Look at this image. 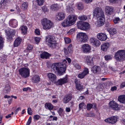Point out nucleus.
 I'll use <instances>...</instances> for the list:
<instances>
[{"instance_id": "1", "label": "nucleus", "mask_w": 125, "mask_h": 125, "mask_svg": "<svg viewBox=\"0 0 125 125\" xmlns=\"http://www.w3.org/2000/svg\"><path fill=\"white\" fill-rule=\"evenodd\" d=\"M94 15L99 19L97 21V25L100 27L104 24L105 22L104 15V12L102 9L100 8H95L93 12Z\"/></svg>"}, {"instance_id": "2", "label": "nucleus", "mask_w": 125, "mask_h": 125, "mask_svg": "<svg viewBox=\"0 0 125 125\" xmlns=\"http://www.w3.org/2000/svg\"><path fill=\"white\" fill-rule=\"evenodd\" d=\"M66 61L64 60L63 62L54 63L53 64L52 68L54 70L57 71L59 75H62L65 72L66 67L65 63H66Z\"/></svg>"}, {"instance_id": "3", "label": "nucleus", "mask_w": 125, "mask_h": 125, "mask_svg": "<svg viewBox=\"0 0 125 125\" xmlns=\"http://www.w3.org/2000/svg\"><path fill=\"white\" fill-rule=\"evenodd\" d=\"M114 58L117 62H123L125 61V50H119L115 53Z\"/></svg>"}, {"instance_id": "4", "label": "nucleus", "mask_w": 125, "mask_h": 125, "mask_svg": "<svg viewBox=\"0 0 125 125\" xmlns=\"http://www.w3.org/2000/svg\"><path fill=\"white\" fill-rule=\"evenodd\" d=\"M55 37L52 36H48L46 39V43L49 46L52 48L56 47V41L54 40Z\"/></svg>"}, {"instance_id": "5", "label": "nucleus", "mask_w": 125, "mask_h": 125, "mask_svg": "<svg viewBox=\"0 0 125 125\" xmlns=\"http://www.w3.org/2000/svg\"><path fill=\"white\" fill-rule=\"evenodd\" d=\"M42 24L44 30H48L50 29L53 25L51 21L46 18H44L42 20Z\"/></svg>"}, {"instance_id": "6", "label": "nucleus", "mask_w": 125, "mask_h": 125, "mask_svg": "<svg viewBox=\"0 0 125 125\" xmlns=\"http://www.w3.org/2000/svg\"><path fill=\"white\" fill-rule=\"evenodd\" d=\"M30 71L28 68H22L19 70V74L24 78H27L29 76Z\"/></svg>"}, {"instance_id": "7", "label": "nucleus", "mask_w": 125, "mask_h": 125, "mask_svg": "<svg viewBox=\"0 0 125 125\" xmlns=\"http://www.w3.org/2000/svg\"><path fill=\"white\" fill-rule=\"evenodd\" d=\"M88 39V36L85 33H79L77 35V40L81 42H86L87 41Z\"/></svg>"}, {"instance_id": "8", "label": "nucleus", "mask_w": 125, "mask_h": 125, "mask_svg": "<svg viewBox=\"0 0 125 125\" xmlns=\"http://www.w3.org/2000/svg\"><path fill=\"white\" fill-rule=\"evenodd\" d=\"M77 25L79 29L83 30H86L90 27L89 24L85 22L80 21L77 23Z\"/></svg>"}, {"instance_id": "9", "label": "nucleus", "mask_w": 125, "mask_h": 125, "mask_svg": "<svg viewBox=\"0 0 125 125\" xmlns=\"http://www.w3.org/2000/svg\"><path fill=\"white\" fill-rule=\"evenodd\" d=\"M95 59L90 56H86L85 58V62L87 65L90 66H92L94 64V61Z\"/></svg>"}, {"instance_id": "10", "label": "nucleus", "mask_w": 125, "mask_h": 125, "mask_svg": "<svg viewBox=\"0 0 125 125\" xmlns=\"http://www.w3.org/2000/svg\"><path fill=\"white\" fill-rule=\"evenodd\" d=\"M109 104L110 107L112 109L116 110H119L120 108L118 107V104L114 101H112L109 102Z\"/></svg>"}, {"instance_id": "11", "label": "nucleus", "mask_w": 125, "mask_h": 125, "mask_svg": "<svg viewBox=\"0 0 125 125\" xmlns=\"http://www.w3.org/2000/svg\"><path fill=\"white\" fill-rule=\"evenodd\" d=\"M65 16V14L63 12H59L56 15V19L57 20L61 21L64 19Z\"/></svg>"}, {"instance_id": "12", "label": "nucleus", "mask_w": 125, "mask_h": 125, "mask_svg": "<svg viewBox=\"0 0 125 125\" xmlns=\"http://www.w3.org/2000/svg\"><path fill=\"white\" fill-rule=\"evenodd\" d=\"M67 19L72 25L75 23L77 17L75 15H71L68 16Z\"/></svg>"}, {"instance_id": "13", "label": "nucleus", "mask_w": 125, "mask_h": 125, "mask_svg": "<svg viewBox=\"0 0 125 125\" xmlns=\"http://www.w3.org/2000/svg\"><path fill=\"white\" fill-rule=\"evenodd\" d=\"M117 117L114 116L105 119V121L109 123L114 124L117 121Z\"/></svg>"}, {"instance_id": "14", "label": "nucleus", "mask_w": 125, "mask_h": 125, "mask_svg": "<svg viewBox=\"0 0 125 125\" xmlns=\"http://www.w3.org/2000/svg\"><path fill=\"white\" fill-rule=\"evenodd\" d=\"M68 79L67 75H66L64 78L59 79L57 82V83L58 85H62L63 84L67 83Z\"/></svg>"}, {"instance_id": "15", "label": "nucleus", "mask_w": 125, "mask_h": 125, "mask_svg": "<svg viewBox=\"0 0 125 125\" xmlns=\"http://www.w3.org/2000/svg\"><path fill=\"white\" fill-rule=\"evenodd\" d=\"M82 48L83 52L85 53L89 52L91 50L89 45L87 44H83Z\"/></svg>"}, {"instance_id": "16", "label": "nucleus", "mask_w": 125, "mask_h": 125, "mask_svg": "<svg viewBox=\"0 0 125 125\" xmlns=\"http://www.w3.org/2000/svg\"><path fill=\"white\" fill-rule=\"evenodd\" d=\"M105 9V12L106 14H111L114 11V8L112 6H106Z\"/></svg>"}, {"instance_id": "17", "label": "nucleus", "mask_w": 125, "mask_h": 125, "mask_svg": "<svg viewBox=\"0 0 125 125\" xmlns=\"http://www.w3.org/2000/svg\"><path fill=\"white\" fill-rule=\"evenodd\" d=\"M97 37L99 40L101 41H105L107 38L106 35L102 33L98 34Z\"/></svg>"}, {"instance_id": "18", "label": "nucleus", "mask_w": 125, "mask_h": 125, "mask_svg": "<svg viewBox=\"0 0 125 125\" xmlns=\"http://www.w3.org/2000/svg\"><path fill=\"white\" fill-rule=\"evenodd\" d=\"M90 41L96 46H99L100 44V41L94 38H91L90 39Z\"/></svg>"}, {"instance_id": "19", "label": "nucleus", "mask_w": 125, "mask_h": 125, "mask_svg": "<svg viewBox=\"0 0 125 125\" xmlns=\"http://www.w3.org/2000/svg\"><path fill=\"white\" fill-rule=\"evenodd\" d=\"M90 41L96 46H99L100 44V41L94 38H91L90 39Z\"/></svg>"}, {"instance_id": "20", "label": "nucleus", "mask_w": 125, "mask_h": 125, "mask_svg": "<svg viewBox=\"0 0 125 125\" xmlns=\"http://www.w3.org/2000/svg\"><path fill=\"white\" fill-rule=\"evenodd\" d=\"M72 98V96L71 95L67 94L64 97L63 101L64 103H67L70 101Z\"/></svg>"}, {"instance_id": "21", "label": "nucleus", "mask_w": 125, "mask_h": 125, "mask_svg": "<svg viewBox=\"0 0 125 125\" xmlns=\"http://www.w3.org/2000/svg\"><path fill=\"white\" fill-rule=\"evenodd\" d=\"M62 25L64 27L69 26L72 25L67 18L66 20H64L62 23Z\"/></svg>"}, {"instance_id": "22", "label": "nucleus", "mask_w": 125, "mask_h": 125, "mask_svg": "<svg viewBox=\"0 0 125 125\" xmlns=\"http://www.w3.org/2000/svg\"><path fill=\"white\" fill-rule=\"evenodd\" d=\"M50 56V54L45 52H43L40 54L41 57L42 59L45 58L46 59H47Z\"/></svg>"}, {"instance_id": "23", "label": "nucleus", "mask_w": 125, "mask_h": 125, "mask_svg": "<svg viewBox=\"0 0 125 125\" xmlns=\"http://www.w3.org/2000/svg\"><path fill=\"white\" fill-rule=\"evenodd\" d=\"M47 76L50 80L52 81H53L56 79V76L54 74L50 73L47 74Z\"/></svg>"}, {"instance_id": "24", "label": "nucleus", "mask_w": 125, "mask_h": 125, "mask_svg": "<svg viewBox=\"0 0 125 125\" xmlns=\"http://www.w3.org/2000/svg\"><path fill=\"white\" fill-rule=\"evenodd\" d=\"M10 25L13 28L16 27L18 25L17 21L14 19L11 20L10 22Z\"/></svg>"}, {"instance_id": "25", "label": "nucleus", "mask_w": 125, "mask_h": 125, "mask_svg": "<svg viewBox=\"0 0 125 125\" xmlns=\"http://www.w3.org/2000/svg\"><path fill=\"white\" fill-rule=\"evenodd\" d=\"M100 70V67L95 65L92 68L91 71L94 73H96Z\"/></svg>"}, {"instance_id": "26", "label": "nucleus", "mask_w": 125, "mask_h": 125, "mask_svg": "<svg viewBox=\"0 0 125 125\" xmlns=\"http://www.w3.org/2000/svg\"><path fill=\"white\" fill-rule=\"evenodd\" d=\"M22 41V39L20 37L17 38L15 40L14 43V46L17 47L20 44Z\"/></svg>"}, {"instance_id": "27", "label": "nucleus", "mask_w": 125, "mask_h": 125, "mask_svg": "<svg viewBox=\"0 0 125 125\" xmlns=\"http://www.w3.org/2000/svg\"><path fill=\"white\" fill-rule=\"evenodd\" d=\"M10 87L9 84L6 85L5 87L3 90L4 93L6 94L9 93L10 91Z\"/></svg>"}, {"instance_id": "28", "label": "nucleus", "mask_w": 125, "mask_h": 125, "mask_svg": "<svg viewBox=\"0 0 125 125\" xmlns=\"http://www.w3.org/2000/svg\"><path fill=\"white\" fill-rule=\"evenodd\" d=\"M109 46V44L108 43H104L101 46V49L104 51H106Z\"/></svg>"}, {"instance_id": "29", "label": "nucleus", "mask_w": 125, "mask_h": 125, "mask_svg": "<svg viewBox=\"0 0 125 125\" xmlns=\"http://www.w3.org/2000/svg\"><path fill=\"white\" fill-rule=\"evenodd\" d=\"M40 78L38 75H36L33 77L32 82L33 83H37L40 81Z\"/></svg>"}, {"instance_id": "30", "label": "nucleus", "mask_w": 125, "mask_h": 125, "mask_svg": "<svg viewBox=\"0 0 125 125\" xmlns=\"http://www.w3.org/2000/svg\"><path fill=\"white\" fill-rule=\"evenodd\" d=\"M118 100L120 103L125 104V95H120L118 97Z\"/></svg>"}, {"instance_id": "31", "label": "nucleus", "mask_w": 125, "mask_h": 125, "mask_svg": "<svg viewBox=\"0 0 125 125\" xmlns=\"http://www.w3.org/2000/svg\"><path fill=\"white\" fill-rule=\"evenodd\" d=\"M51 9L53 11H56L59 9V6L57 4L52 5L50 7Z\"/></svg>"}, {"instance_id": "32", "label": "nucleus", "mask_w": 125, "mask_h": 125, "mask_svg": "<svg viewBox=\"0 0 125 125\" xmlns=\"http://www.w3.org/2000/svg\"><path fill=\"white\" fill-rule=\"evenodd\" d=\"M109 32L111 34L114 35L116 33L117 30L114 28H112L110 29Z\"/></svg>"}, {"instance_id": "33", "label": "nucleus", "mask_w": 125, "mask_h": 125, "mask_svg": "<svg viewBox=\"0 0 125 125\" xmlns=\"http://www.w3.org/2000/svg\"><path fill=\"white\" fill-rule=\"evenodd\" d=\"M45 106L46 109H49L52 110L53 108V106L51 103H46L45 104Z\"/></svg>"}, {"instance_id": "34", "label": "nucleus", "mask_w": 125, "mask_h": 125, "mask_svg": "<svg viewBox=\"0 0 125 125\" xmlns=\"http://www.w3.org/2000/svg\"><path fill=\"white\" fill-rule=\"evenodd\" d=\"M28 3L27 2H24L21 5V9L24 10H25L27 9L28 7Z\"/></svg>"}, {"instance_id": "35", "label": "nucleus", "mask_w": 125, "mask_h": 125, "mask_svg": "<svg viewBox=\"0 0 125 125\" xmlns=\"http://www.w3.org/2000/svg\"><path fill=\"white\" fill-rule=\"evenodd\" d=\"M20 28L22 33L25 34L26 33L27 28L26 26H23L21 27Z\"/></svg>"}, {"instance_id": "36", "label": "nucleus", "mask_w": 125, "mask_h": 125, "mask_svg": "<svg viewBox=\"0 0 125 125\" xmlns=\"http://www.w3.org/2000/svg\"><path fill=\"white\" fill-rule=\"evenodd\" d=\"M4 40V39L0 36V50L2 49L3 47Z\"/></svg>"}, {"instance_id": "37", "label": "nucleus", "mask_w": 125, "mask_h": 125, "mask_svg": "<svg viewBox=\"0 0 125 125\" xmlns=\"http://www.w3.org/2000/svg\"><path fill=\"white\" fill-rule=\"evenodd\" d=\"M67 49L69 53H72L73 51V49L72 45V44H70L67 47Z\"/></svg>"}, {"instance_id": "38", "label": "nucleus", "mask_w": 125, "mask_h": 125, "mask_svg": "<svg viewBox=\"0 0 125 125\" xmlns=\"http://www.w3.org/2000/svg\"><path fill=\"white\" fill-rule=\"evenodd\" d=\"M76 87L77 89L79 90H81L83 88L82 85L78 83V82H76Z\"/></svg>"}, {"instance_id": "39", "label": "nucleus", "mask_w": 125, "mask_h": 125, "mask_svg": "<svg viewBox=\"0 0 125 125\" xmlns=\"http://www.w3.org/2000/svg\"><path fill=\"white\" fill-rule=\"evenodd\" d=\"M66 11L67 12L72 13L74 11V10L72 7L67 6L66 8Z\"/></svg>"}, {"instance_id": "40", "label": "nucleus", "mask_w": 125, "mask_h": 125, "mask_svg": "<svg viewBox=\"0 0 125 125\" xmlns=\"http://www.w3.org/2000/svg\"><path fill=\"white\" fill-rule=\"evenodd\" d=\"M77 8L80 10H82L83 7V4L81 3H79L77 5Z\"/></svg>"}, {"instance_id": "41", "label": "nucleus", "mask_w": 125, "mask_h": 125, "mask_svg": "<svg viewBox=\"0 0 125 125\" xmlns=\"http://www.w3.org/2000/svg\"><path fill=\"white\" fill-rule=\"evenodd\" d=\"M78 18L80 20L85 21L87 19V17L86 16L84 15H83L79 16Z\"/></svg>"}, {"instance_id": "42", "label": "nucleus", "mask_w": 125, "mask_h": 125, "mask_svg": "<svg viewBox=\"0 0 125 125\" xmlns=\"http://www.w3.org/2000/svg\"><path fill=\"white\" fill-rule=\"evenodd\" d=\"M89 70L88 68H84V70L82 73L85 75V76L87 75L89 73Z\"/></svg>"}, {"instance_id": "43", "label": "nucleus", "mask_w": 125, "mask_h": 125, "mask_svg": "<svg viewBox=\"0 0 125 125\" xmlns=\"http://www.w3.org/2000/svg\"><path fill=\"white\" fill-rule=\"evenodd\" d=\"M65 41L66 43L68 44L71 42V39L68 37H65L64 38Z\"/></svg>"}, {"instance_id": "44", "label": "nucleus", "mask_w": 125, "mask_h": 125, "mask_svg": "<svg viewBox=\"0 0 125 125\" xmlns=\"http://www.w3.org/2000/svg\"><path fill=\"white\" fill-rule=\"evenodd\" d=\"M93 105L91 104H88L87 105L86 109L87 110H90L93 107Z\"/></svg>"}, {"instance_id": "45", "label": "nucleus", "mask_w": 125, "mask_h": 125, "mask_svg": "<svg viewBox=\"0 0 125 125\" xmlns=\"http://www.w3.org/2000/svg\"><path fill=\"white\" fill-rule=\"evenodd\" d=\"M104 58L105 60L107 61L111 59L112 57V56L110 55H107L105 56Z\"/></svg>"}, {"instance_id": "46", "label": "nucleus", "mask_w": 125, "mask_h": 125, "mask_svg": "<svg viewBox=\"0 0 125 125\" xmlns=\"http://www.w3.org/2000/svg\"><path fill=\"white\" fill-rule=\"evenodd\" d=\"M86 105L84 103H82L79 104V110H81L82 109L83 106H85Z\"/></svg>"}, {"instance_id": "47", "label": "nucleus", "mask_w": 125, "mask_h": 125, "mask_svg": "<svg viewBox=\"0 0 125 125\" xmlns=\"http://www.w3.org/2000/svg\"><path fill=\"white\" fill-rule=\"evenodd\" d=\"M63 110L62 109L60 108L58 111V113L59 114V115L61 116H62L63 115Z\"/></svg>"}, {"instance_id": "48", "label": "nucleus", "mask_w": 125, "mask_h": 125, "mask_svg": "<svg viewBox=\"0 0 125 125\" xmlns=\"http://www.w3.org/2000/svg\"><path fill=\"white\" fill-rule=\"evenodd\" d=\"M38 5H42L44 2V0H36Z\"/></svg>"}, {"instance_id": "49", "label": "nucleus", "mask_w": 125, "mask_h": 125, "mask_svg": "<svg viewBox=\"0 0 125 125\" xmlns=\"http://www.w3.org/2000/svg\"><path fill=\"white\" fill-rule=\"evenodd\" d=\"M85 75L82 72V73H79L78 75V77L81 79L83 78L84 77Z\"/></svg>"}, {"instance_id": "50", "label": "nucleus", "mask_w": 125, "mask_h": 125, "mask_svg": "<svg viewBox=\"0 0 125 125\" xmlns=\"http://www.w3.org/2000/svg\"><path fill=\"white\" fill-rule=\"evenodd\" d=\"M63 50L64 53L65 55H68L70 53L69 52H68V51L67 48V49L64 48H63Z\"/></svg>"}, {"instance_id": "51", "label": "nucleus", "mask_w": 125, "mask_h": 125, "mask_svg": "<svg viewBox=\"0 0 125 125\" xmlns=\"http://www.w3.org/2000/svg\"><path fill=\"white\" fill-rule=\"evenodd\" d=\"M7 0H3L1 1L0 3V8H3V7L2 6L4 4V3L6 2Z\"/></svg>"}, {"instance_id": "52", "label": "nucleus", "mask_w": 125, "mask_h": 125, "mask_svg": "<svg viewBox=\"0 0 125 125\" xmlns=\"http://www.w3.org/2000/svg\"><path fill=\"white\" fill-rule=\"evenodd\" d=\"M120 20V19L118 17L116 18L114 20V22L116 24Z\"/></svg>"}, {"instance_id": "53", "label": "nucleus", "mask_w": 125, "mask_h": 125, "mask_svg": "<svg viewBox=\"0 0 125 125\" xmlns=\"http://www.w3.org/2000/svg\"><path fill=\"white\" fill-rule=\"evenodd\" d=\"M40 117V116L38 115H35L33 116V118L34 119V120H36L39 119Z\"/></svg>"}, {"instance_id": "54", "label": "nucleus", "mask_w": 125, "mask_h": 125, "mask_svg": "<svg viewBox=\"0 0 125 125\" xmlns=\"http://www.w3.org/2000/svg\"><path fill=\"white\" fill-rule=\"evenodd\" d=\"M40 40V37H36L34 38L35 41L37 43H38L39 42Z\"/></svg>"}, {"instance_id": "55", "label": "nucleus", "mask_w": 125, "mask_h": 125, "mask_svg": "<svg viewBox=\"0 0 125 125\" xmlns=\"http://www.w3.org/2000/svg\"><path fill=\"white\" fill-rule=\"evenodd\" d=\"M33 48V46L32 45L29 44L28 45V47L27 48V49L28 50H30L32 49Z\"/></svg>"}, {"instance_id": "56", "label": "nucleus", "mask_w": 125, "mask_h": 125, "mask_svg": "<svg viewBox=\"0 0 125 125\" xmlns=\"http://www.w3.org/2000/svg\"><path fill=\"white\" fill-rule=\"evenodd\" d=\"M27 112L28 114L30 115H31L32 114V111L31 109L30 108H28L27 109Z\"/></svg>"}, {"instance_id": "57", "label": "nucleus", "mask_w": 125, "mask_h": 125, "mask_svg": "<svg viewBox=\"0 0 125 125\" xmlns=\"http://www.w3.org/2000/svg\"><path fill=\"white\" fill-rule=\"evenodd\" d=\"M31 117L30 116L29 117L28 121L27 122L26 125H30L31 123Z\"/></svg>"}, {"instance_id": "58", "label": "nucleus", "mask_w": 125, "mask_h": 125, "mask_svg": "<svg viewBox=\"0 0 125 125\" xmlns=\"http://www.w3.org/2000/svg\"><path fill=\"white\" fill-rule=\"evenodd\" d=\"M35 33L38 35H39L40 34V31L38 29H36L35 31Z\"/></svg>"}, {"instance_id": "59", "label": "nucleus", "mask_w": 125, "mask_h": 125, "mask_svg": "<svg viewBox=\"0 0 125 125\" xmlns=\"http://www.w3.org/2000/svg\"><path fill=\"white\" fill-rule=\"evenodd\" d=\"M31 90V89L29 87H27V88H24L23 89V90L24 91H26L28 90H29L30 91Z\"/></svg>"}, {"instance_id": "60", "label": "nucleus", "mask_w": 125, "mask_h": 125, "mask_svg": "<svg viewBox=\"0 0 125 125\" xmlns=\"http://www.w3.org/2000/svg\"><path fill=\"white\" fill-rule=\"evenodd\" d=\"M21 107H19L15 111L14 113L15 115H16L18 113V112L19 110H21Z\"/></svg>"}, {"instance_id": "61", "label": "nucleus", "mask_w": 125, "mask_h": 125, "mask_svg": "<svg viewBox=\"0 0 125 125\" xmlns=\"http://www.w3.org/2000/svg\"><path fill=\"white\" fill-rule=\"evenodd\" d=\"M117 89V87L116 86H115L112 87L111 90L112 91H114L115 90H116Z\"/></svg>"}, {"instance_id": "62", "label": "nucleus", "mask_w": 125, "mask_h": 125, "mask_svg": "<svg viewBox=\"0 0 125 125\" xmlns=\"http://www.w3.org/2000/svg\"><path fill=\"white\" fill-rule=\"evenodd\" d=\"M125 87V82H123L120 85L121 88H123Z\"/></svg>"}, {"instance_id": "63", "label": "nucleus", "mask_w": 125, "mask_h": 125, "mask_svg": "<svg viewBox=\"0 0 125 125\" xmlns=\"http://www.w3.org/2000/svg\"><path fill=\"white\" fill-rule=\"evenodd\" d=\"M74 66L76 68L78 69H80L81 68L80 66L77 63L75 64Z\"/></svg>"}, {"instance_id": "64", "label": "nucleus", "mask_w": 125, "mask_h": 125, "mask_svg": "<svg viewBox=\"0 0 125 125\" xmlns=\"http://www.w3.org/2000/svg\"><path fill=\"white\" fill-rule=\"evenodd\" d=\"M66 111L67 112H69L70 111V109L69 107H67L65 109Z\"/></svg>"}]
</instances>
